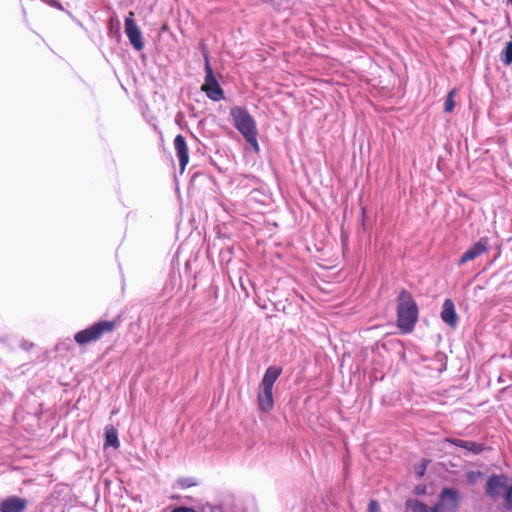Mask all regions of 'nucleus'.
Wrapping results in <instances>:
<instances>
[{
	"label": "nucleus",
	"mask_w": 512,
	"mask_h": 512,
	"mask_svg": "<svg viewBox=\"0 0 512 512\" xmlns=\"http://www.w3.org/2000/svg\"><path fill=\"white\" fill-rule=\"evenodd\" d=\"M41 1L56 8V9L64 11V8H63L62 4L59 2V0H41Z\"/></svg>",
	"instance_id": "b1692460"
},
{
	"label": "nucleus",
	"mask_w": 512,
	"mask_h": 512,
	"mask_svg": "<svg viewBox=\"0 0 512 512\" xmlns=\"http://www.w3.org/2000/svg\"><path fill=\"white\" fill-rule=\"evenodd\" d=\"M172 512H196V511L192 508L177 507V508L173 509Z\"/></svg>",
	"instance_id": "bb28decb"
},
{
	"label": "nucleus",
	"mask_w": 512,
	"mask_h": 512,
	"mask_svg": "<svg viewBox=\"0 0 512 512\" xmlns=\"http://www.w3.org/2000/svg\"><path fill=\"white\" fill-rule=\"evenodd\" d=\"M282 371L283 370L280 366L270 365L269 367L266 368L264 375L262 377V380L260 382V385L273 388L275 382L277 381L279 376L282 374Z\"/></svg>",
	"instance_id": "4468645a"
},
{
	"label": "nucleus",
	"mask_w": 512,
	"mask_h": 512,
	"mask_svg": "<svg viewBox=\"0 0 512 512\" xmlns=\"http://www.w3.org/2000/svg\"><path fill=\"white\" fill-rule=\"evenodd\" d=\"M116 327L115 320H99L92 325L75 333L74 341L78 345H86L101 339L105 334L111 333Z\"/></svg>",
	"instance_id": "7ed1b4c3"
},
{
	"label": "nucleus",
	"mask_w": 512,
	"mask_h": 512,
	"mask_svg": "<svg viewBox=\"0 0 512 512\" xmlns=\"http://www.w3.org/2000/svg\"><path fill=\"white\" fill-rule=\"evenodd\" d=\"M69 17H71L75 22L79 23L78 20L71 14L69 11H65Z\"/></svg>",
	"instance_id": "c85d7f7f"
},
{
	"label": "nucleus",
	"mask_w": 512,
	"mask_h": 512,
	"mask_svg": "<svg viewBox=\"0 0 512 512\" xmlns=\"http://www.w3.org/2000/svg\"><path fill=\"white\" fill-rule=\"evenodd\" d=\"M397 327L402 334L411 333L419 319V308L413 295L401 289L396 298Z\"/></svg>",
	"instance_id": "f257e3e1"
},
{
	"label": "nucleus",
	"mask_w": 512,
	"mask_h": 512,
	"mask_svg": "<svg viewBox=\"0 0 512 512\" xmlns=\"http://www.w3.org/2000/svg\"><path fill=\"white\" fill-rule=\"evenodd\" d=\"M486 480L492 481V480H509V479L505 475L498 476V475L493 474V475L489 476Z\"/></svg>",
	"instance_id": "a878e982"
},
{
	"label": "nucleus",
	"mask_w": 512,
	"mask_h": 512,
	"mask_svg": "<svg viewBox=\"0 0 512 512\" xmlns=\"http://www.w3.org/2000/svg\"><path fill=\"white\" fill-rule=\"evenodd\" d=\"M174 148L176 151V156L178 158L181 171H184L186 165L189 162V152L186 140L183 135L178 134L174 138Z\"/></svg>",
	"instance_id": "9b49d317"
},
{
	"label": "nucleus",
	"mask_w": 512,
	"mask_h": 512,
	"mask_svg": "<svg viewBox=\"0 0 512 512\" xmlns=\"http://www.w3.org/2000/svg\"><path fill=\"white\" fill-rule=\"evenodd\" d=\"M179 480H187V481H190L192 480L191 478H180Z\"/></svg>",
	"instance_id": "7c9ffc66"
},
{
	"label": "nucleus",
	"mask_w": 512,
	"mask_h": 512,
	"mask_svg": "<svg viewBox=\"0 0 512 512\" xmlns=\"http://www.w3.org/2000/svg\"><path fill=\"white\" fill-rule=\"evenodd\" d=\"M405 507L407 512H429V508L425 503L415 499H407Z\"/></svg>",
	"instance_id": "f3484780"
},
{
	"label": "nucleus",
	"mask_w": 512,
	"mask_h": 512,
	"mask_svg": "<svg viewBox=\"0 0 512 512\" xmlns=\"http://www.w3.org/2000/svg\"><path fill=\"white\" fill-rule=\"evenodd\" d=\"M194 484H195V482H194V483H191V484H188V485H187V487H191V486H192V485H194Z\"/></svg>",
	"instance_id": "2f4dec72"
},
{
	"label": "nucleus",
	"mask_w": 512,
	"mask_h": 512,
	"mask_svg": "<svg viewBox=\"0 0 512 512\" xmlns=\"http://www.w3.org/2000/svg\"><path fill=\"white\" fill-rule=\"evenodd\" d=\"M506 491L505 482H487L486 492L487 494L497 497L504 495Z\"/></svg>",
	"instance_id": "dca6fc26"
},
{
	"label": "nucleus",
	"mask_w": 512,
	"mask_h": 512,
	"mask_svg": "<svg viewBox=\"0 0 512 512\" xmlns=\"http://www.w3.org/2000/svg\"><path fill=\"white\" fill-rule=\"evenodd\" d=\"M501 62L508 66L512 63V41H508L500 54Z\"/></svg>",
	"instance_id": "a211bd4d"
},
{
	"label": "nucleus",
	"mask_w": 512,
	"mask_h": 512,
	"mask_svg": "<svg viewBox=\"0 0 512 512\" xmlns=\"http://www.w3.org/2000/svg\"><path fill=\"white\" fill-rule=\"evenodd\" d=\"M509 2H510V3H511V5H512V0H509Z\"/></svg>",
	"instance_id": "473e14b6"
},
{
	"label": "nucleus",
	"mask_w": 512,
	"mask_h": 512,
	"mask_svg": "<svg viewBox=\"0 0 512 512\" xmlns=\"http://www.w3.org/2000/svg\"><path fill=\"white\" fill-rule=\"evenodd\" d=\"M105 447H112L114 449L119 448L120 441L118 438V433L116 429L113 426H106L105 427V441H104Z\"/></svg>",
	"instance_id": "2eb2a0df"
},
{
	"label": "nucleus",
	"mask_w": 512,
	"mask_h": 512,
	"mask_svg": "<svg viewBox=\"0 0 512 512\" xmlns=\"http://www.w3.org/2000/svg\"><path fill=\"white\" fill-rule=\"evenodd\" d=\"M284 2L286 4H288V1L286 0H271V4L273 5L274 8H276L277 10H280L282 7L285 9L287 8L286 5H283Z\"/></svg>",
	"instance_id": "393cba45"
},
{
	"label": "nucleus",
	"mask_w": 512,
	"mask_h": 512,
	"mask_svg": "<svg viewBox=\"0 0 512 512\" xmlns=\"http://www.w3.org/2000/svg\"><path fill=\"white\" fill-rule=\"evenodd\" d=\"M245 141L253 148V150L258 153L260 151V147L257 141V132H254L246 137H243Z\"/></svg>",
	"instance_id": "412c9836"
},
{
	"label": "nucleus",
	"mask_w": 512,
	"mask_h": 512,
	"mask_svg": "<svg viewBox=\"0 0 512 512\" xmlns=\"http://www.w3.org/2000/svg\"><path fill=\"white\" fill-rule=\"evenodd\" d=\"M257 403L261 412L269 413L272 411L274 408L273 388L259 385Z\"/></svg>",
	"instance_id": "1a4fd4ad"
},
{
	"label": "nucleus",
	"mask_w": 512,
	"mask_h": 512,
	"mask_svg": "<svg viewBox=\"0 0 512 512\" xmlns=\"http://www.w3.org/2000/svg\"><path fill=\"white\" fill-rule=\"evenodd\" d=\"M441 320L451 328H455L458 324V315L456 313L454 302L447 298L442 304L440 313Z\"/></svg>",
	"instance_id": "9d476101"
},
{
	"label": "nucleus",
	"mask_w": 512,
	"mask_h": 512,
	"mask_svg": "<svg viewBox=\"0 0 512 512\" xmlns=\"http://www.w3.org/2000/svg\"><path fill=\"white\" fill-rule=\"evenodd\" d=\"M202 56L204 58V83L202 85V91L205 92L206 96L214 101L219 102L225 98L224 90L222 89L219 81L214 75L213 68L210 64L209 53L205 44L201 43Z\"/></svg>",
	"instance_id": "f03ea898"
},
{
	"label": "nucleus",
	"mask_w": 512,
	"mask_h": 512,
	"mask_svg": "<svg viewBox=\"0 0 512 512\" xmlns=\"http://www.w3.org/2000/svg\"><path fill=\"white\" fill-rule=\"evenodd\" d=\"M440 466H442V463L434 462L428 457H422L418 462L413 464V472L417 478H422L427 471L437 472Z\"/></svg>",
	"instance_id": "f8f14e48"
},
{
	"label": "nucleus",
	"mask_w": 512,
	"mask_h": 512,
	"mask_svg": "<svg viewBox=\"0 0 512 512\" xmlns=\"http://www.w3.org/2000/svg\"><path fill=\"white\" fill-rule=\"evenodd\" d=\"M191 137L194 139L195 142L200 144V140L197 138V136H195L193 133H191Z\"/></svg>",
	"instance_id": "c756f323"
},
{
	"label": "nucleus",
	"mask_w": 512,
	"mask_h": 512,
	"mask_svg": "<svg viewBox=\"0 0 512 512\" xmlns=\"http://www.w3.org/2000/svg\"><path fill=\"white\" fill-rule=\"evenodd\" d=\"M415 492L417 494H424L426 492V487L425 485H418L415 489Z\"/></svg>",
	"instance_id": "cd10ccee"
},
{
	"label": "nucleus",
	"mask_w": 512,
	"mask_h": 512,
	"mask_svg": "<svg viewBox=\"0 0 512 512\" xmlns=\"http://www.w3.org/2000/svg\"><path fill=\"white\" fill-rule=\"evenodd\" d=\"M367 512H381L380 505L377 500L372 499L369 501Z\"/></svg>",
	"instance_id": "5701e85b"
},
{
	"label": "nucleus",
	"mask_w": 512,
	"mask_h": 512,
	"mask_svg": "<svg viewBox=\"0 0 512 512\" xmlns=\"http://www.w3.org/2000/svg\"><path fill=\"white\" fill-rule=\"evenodd\" d=\"M108 34L112 38H120V22L117 18H111L109 20Z\"/></svg>",
	"instance_id": "6ab92c4d"
},
{
	"label": "nucleus",
	"mask_w": 512,
	"mask_h": 512,
	"mask_svg": "<svg viewBox=\"0 0 512 512\" xmlns=\"http://www.w3.org/2000/svg\"><path fill=\"white\" fill-rule=\"evenodd\" d=\"M230 116L233 126L243 137L257 132L256 121L246 108L234 106L230 109Z\"/></svg>",
	"instance_id": "20e7f679"
},
{
	"label": "nucleus",
	"mask_w": 512,
	"mask_h": 512,
	"mask_svg": "<svg viewBox=\"0 0 512 512\" xmlns=\"http://www.w3.org/2000/svg\"><path fill=\"white\" fill-rule=\"evenodd\" d=\"M505 495V507L507 509H512V485L510 487L506 486Z\"/></svg>",
	"instance_id": "4be33fe9"
},
{
	"label": "nucleus",
	"mask_w": 512,
	"mask_h": 512,
	"mask_svg": "<svg viewBox=\"0 0 512 512\" xmlns=\"http://www.w3.org/2000/svg\"><path fill=\"white\" fill-rule=\"evenodd\" d=\"M27 501L17 496L5 499L0 505L1 512H23L26 509Z\"/></svg>",
	"instance_id": "ddd939ff"
},
{
	"label": "nucleus",
	"mask_w": 512,
	"mask_h": 512,
	"mask_svg": "<svg viewBox=\"0 0 512 512\" xmlns=\"http://www.w3.org/2000/svg\"><path fill=\"white\" fill-rule=\"evenodd\" d=\"M489 249V238L481 237L478 241L474 242L458 259V266H463L464 264L473 261L477 257L481 256L483 253L487 252Z\"/></svg>",
	"instance_id": "6e6552de"
},
{
	"label": "nucleus",
	"mask_w": 512,
	"mask_h": 512,
	"mask_svg": "<svg viewBox=\"0 0 512 512\" xmlns=\"http://www.w3.org/2000/svg\"><path fill=\"white\" fill-rule=\"evenodd\" d=\"M454 96H455V90H451L448 92L447 96H446V99H445V102H444V111L446 113H451L454 108H455V101H454Z\"/></svg>",
	"instance_id": "aec40b11"
},
{
	"label": "nucleus",
	"mask_w": 512,
	"mask_h": 512,
	"mask_svg": "<svg viewBox=\"0 0 512 512\" xmlns=\"http://www.w3.org/2000/svg\"><path fill=\"white\" fill-rule=\"evenodd\" d=\"M124 30L131 46L136 51H141L144 48L142 32L136 24L134 14L132 12H130L125 18Z\"/></svg>",
	"instance_id": "423d86ee"
},
{
	"label": "nucleus",
	"mask_w": 512,
	"mask_h": 512,
	"mask_svg": "<svg viewBox=\"0 0 512 512\" xmlns=\"http://www.w3.org/2000/svg\"><path fill=\"white\" fill-rule=\"evenodd\" d=\"M458 505L457 492L451 488L442 490L432 512H455Z\"/></svg>",
	"instance_id": "0eeeda50"
},
{
	"label": "nucleus",
	"mask_w": 512,
	"mask_h": 512,
	"mask_svg": "<svg viewBox=\"0 0 512 512\" xmlns=\"http://www.w3.org/2000/svg\"><path fill=\"white\" fill-rule=\"evenodd\" d=\"M449 443L451 445H454L458 448H461L463 450L462 455L463 456H476L483 452L484 450V444L472 440H464V439H458L453 437H447L442 440H440L437 444L438 449L442 451L445 449V445Z\"/></svg>",
	"instance_id": "39448f33"
}]
</instances>
